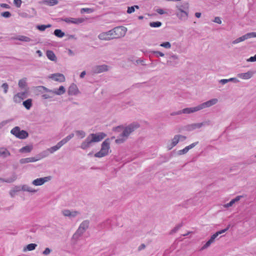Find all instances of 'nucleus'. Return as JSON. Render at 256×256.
I'll return each mask as SVG.
<instances>
[{"label":"nucleus","mask_w":256,"mask_h":256,"mask_svg":"<svg viewBox=\"0 0 256 256\" xmlns=\"http://www.w3.org/2000/svg\"><path fill=\"white\" fill-rule=\"evenodd\" d=\"M106 136V134L102 132L91 134L88 135L82 143L80 148L82 150H86L91 147L93 142H99L103 140Z\"/></svg>","instance_id":"f257e3e1"},{"label":"nucleus","mask_w":256,"mask_h":256,"mask_svg":"<svg viewBox=\"0 0 256 256\" xmlns=\"http://www.w3.org/2000/svg\"><path fill=\"white\" fill-rule=\"evenodd\" d=\"M218 102V100L216 98L211 99L199 105L191 108H184L182 110V114H189L193 113L205 108L210 107L216 104Z\"/></svg>","instance_id":"f03ea898"},{"label":"nucleus","mask_w":256,"mask_h":256,"mask_svg":"<svg viewBox=\"0 0 256 256\" xmlns=\"http://www.w3.org/2000/svg\"><path fill=\"white\" fill-rule=\"evenodd\" d=\"M139 127L140 124H138L132 123L130 124L124 129L120 135V138L116 140V142L117 144L123 142L132 132Z\"/></svg>","instance_id":"7ed1b4c3"},{"label":"nucleus","mask_w":256,"mask_h":256,"mask_svg":"<svg viewBox=\"0 0 256 256\" xmlns=\"http://www.w3.org/2000/svg\"><path fill=\"white\" fill-rule=\"evenodd\" d=\"M110 150V139L106 138L102 144L100 150L94 154L96 158H102L107 156Z\"/></svg>","instance_id":"20e7f679"},{"label":"nucleus","mask_w":256,"mask_h":256,"mask_svg":"<svg viewBox=\"0 0 256 256\" xmlns=\"http://www.w3.org/2000/svg\"><path fill=\"white\" fill-rule=\"evenodd\" d=\"M230 228V225H228L226 228L218 231L212 234L210 240L201 248L200 250H202L208 248L211 245V244L214 242L215 239L219 234L226 232Z\"/></svg>","instance_id":"39448f33"},{"label":"nucleus","mask_w":256,"mask_h":256,"mask_svg":"<svg viewBox=\"0 0 256 256\" xmlns=\"http://www.w3.org/2000/svg\"><path fill=\"white\" fill-rule=\"evenodd\" d=\"M112 36L114 38H118L124 36L126 34L127 28L124 26H117L111 30Z\"/></svg>","instance_id":"423d86ee"},{"label":"nucleus","mask_w":256,"mask_h":256,"mask_svg":"<svg viewBox=\"0 0 256 256\" xmlns=\"http://www.w3.org/2000/svg\"><path fill=\"white\" fill-rule=\"evenodd\" d=\"M84 18H61L60 20L65 22L68 24H78L82 23L84 21Z\"/></svg>","instance_id":"0eeeda50"},{"label":"nucleus","mask_w":256,"mask_h":256,"mask_svg":"<svg viewBox=\"0 0 256 256\" xmlns=\"http://www.w3.org/2000/svg\"><path fill=\"white\" fill-rule=\"evenodd\" d=\"M52 178L50 176L38 178L34 180L32 182V184L36 186H42L45 182H48Z\"/></svg>","instance_id":"6e6552de"},{"label":"nucleus","mask_w":256,"mask_h":256,"mask_svg":"<svg viewBox=\"0 0 256 256\" xmlns=\"http://www.w3.org/2000/svg\"><path fill=\"white\" fill-rule=\"evenodd\" d=\"M98 38L102 40H110L114 39L111 30L106 32L100 33L98 36Z\"/></svg>","instance_id":"1a4fd4ad"},{"label":"nucleus","mask_w":256,"mask_h":256,"mask_svg":"<svg viewBox=\"0 0 256 256\" xmlns=\"http://www.w3.org/2000/svg\"><path fill=\"white\" fill-rule=\"evenodd\" d=\"M206 122L195 123L188 124L186 126V128L188 131H192L197 128H200L202 126H204Z\"/></svg>","instance_id":"9d476101"},{"label":"nucleus","mask_w":256,"mask_h":256,"mask_svg":"<svg viewBox=\"0 0 256 256\" xmlns=\"http://www.w3.org/2000/svg\"><path fill=\"white\" fill-rule=\"evenodd\" d=\"M108 70V66L106 65H98L92 68V72L96 74L102 73Z\"/></svg>","instance_id":"9b49d317"},{"label":"nucleus","mask_w":256,"mask_h":256,"mask_svg":"<svg viewBox=\"0 0 256 256\" xmlns=\"http://www.w3.org/2000/svg\"><path fill=\"white\" fill-rule=\"evenodd\" d=\"M26 92H18L14 96L13 99L14 102L16 103H20L22 100H23L26 97Z\"/></svg>","instance_id":"f8f14e48"},{"label":"nucleus","mask_w":256,"mask_h":256,"mask_svg":"<svg viewBox=\"0 0 256 256\" xmlns=\"http://www.w3.org/2000/svg\"><path fill=\"white\" fill-rule=\"evenodd\" d=\"M62 213L64 216H68L69 218H75L80 214L78 211H70L67 209L62 210Z\"/></svg>","instance_id":"ddd939ff"},{"label":"nucleus","mask_w":256,"mask_h":256,"mask_svg":"<svg viewBox=\"0 0 256 256\" xmlns=\"http://www.w3.org/2000/svg\"><path fill=\"white\" fill-rule=\"evenodd\" d=\"M90 225V222L88 220H84L79 226L77 229L78 232H82L83 234L85 232L86 230L88 228Z\"/></svg>","instance_id":"4468645a"},{"label":"nucleus","mask_w":256,"mask_h":256,"mask_svg":"<svg viewBox=\"0 0 256 256\" xmlns=\"http://www.w3.org/2000/svg\"><path fill=\"white\" fill-rule=\"evenodd\" d=\"M176 14L178 19L182 21H186L187 20L188 16V12L185 10L177 12Z\"/></svg>","instance_id":"2eb2a0df"},{"label":"nucleus","mask_w":256,"mask_h":256,"mask_svg":"<svg viewBox=\"0 0 256 256\" xmlns=\"http://www.w3.org/2000/svg\"><path fill=\"white\" fill-rule=\"evenodd\" d=\"M254 72L250 70L245 73H239L237 74V76L242 80H248L250 78L254 75Z\"/></svg>","instance_id":"dca6fc26"},{"label":"nucleus","mask_w":256,"mask_h":256,"mask_svg":"<svg viewBox=\"0 0 256 256\" xmlns=\"http://www.w3.org/2000/svg\"><path fill=\"white\" fill-rule=\"evenodd\" d=\"M79 92L78 86L74 84H72L68 90V94L70 96H74Z\"/></svg>","instance_id":"f3484780"},{"label":"nucleus","mask_w":256,"mask_h":256,"mask_svg":"<svg viewBox=\"0 0 256 256\" xmlns=\"http://www.w3.org/2000/svg\"><path fill=\"white\" fill-rule=\"evenodd\" d=\"M50 78L56 82H64L65 80L64 76L60 73L52 74Z\"/></svg>","instance_id":"a211bd4d"},{"label":"nucleus","mask_w":256,"mask_h":256,"mask_svg":"<svg viewBox=\"0 0 256 256\" xmlns=\"http://www.w3.org/2000/svg\"><path fill=\"white\" fill-rule=\"evenodd\" d=\"M11 39L14 40H18L24 42H30L34 41V40H32L29 37L22 35H19L15 37H12Z\"/></svg>","instance_id":"6ab92c4d"},{"label":"nucleus","mask_w":256,"mask_h":256,"mask_svg":"<svg viewBox=\"0 0 256 256\" xmlns=\"http://www.w3.org/2000/svg\"><path fill=\"white\" fill-rule=\"evenodd\" d=\"M114 218L108 219L104 222V228L108 229H111L112 227L115 226L114 224Z\"/></svg>","instance_id":"aec40b11"},{"label":"nucleus","mask_w":256,"mask_h":256,"mask_svg":"<svg viewBox=\"0 0 256 256\" xmlns=\"http://www.w3.org/2000/svg\"><path fill=\"white\" fill-rule=\"evenodd\" d=\"M250 38V32L234 40L232 43L233 44H236L240 42H242V41H244V40H248V38Z\"/></svg>","instance_id":"412c9836"},{"label":"nucleus","mask_w":256,"mask_h":256,"mask_svg":"<svg viewBox=\"0 0 256 256\" xmlns=\"http://www.w3.org/2000/svg\"><path fill=\"white\" fill-rule=\"evenodd\" d=\"M82 235L83 234L82 233V232H78V230H76L72 238V242L74 244H76Z\"/></svg>","instance_id":"4be33fe9"},{"label":"nucleus","mask_w":256,"mask_h":256,"mask_svg":"<svg viewBox=\"0 0 256 256\" xmlns=\"http://www.w3.org/2000/svg\"><path fill=\"white\" fill-rule=\"evenodd\" d=\"M180 141V138L178 137V136L176 135L174 136V138L172 139V142L171 144L168 146V150H171L173 147L176 146Z\"/></svg>","instance_id":"5701e85b"},{"label":"nucleus","mask_w":256,"mask_h":256,"mask_svg":"<svg viewBox=\"0 0 256 256\" xmlns=\"http://www.w3.org/2000/svg\"><path fill=\"white\" fill-rule=\"evenodd\" d=\"M38 160V159H36L34 157L32 158H22L20 160V162L22 164H26L28 162H35Z\"/></svg>","instance_id":"b1692460"},{"label":"nucleus","mask_w":256,"mask_h":256,"mask_svg":"<svg viewBox=\"0 0 256 256\" xmlns=\"http://www.w3.org/2000/svg\"><path fill=\"white\" fill-rule=\"evenodd\" d=\"M66 92V89L64 87L62 86H61L59 87L58 89H54V94L56 95H62Z\"/></svg>","instance_id":"393cba45"},{"label":"nucleus","mask_w":256,"mask_h":256,"mask_svg":"<svg viewBox=\"0 0 256 256\" xmlns=\"http://www.w3.org/2000/svg\"><path fill=\"white\" fill-rule=\"evenodd\" d=\"M62 146V144L59 142L56 146H53L48 149V150L50 153L52 154L56 151L58 150Z\"/></svg>","instance_id":"a878e982"},{"label":"nucleus","mask_w":256,"mask_h":256,"mask_svg":"<svg viewBox=\"0 0 256 256\" xmlns=\"http://www.w3.org/2000/svg\"><path fill=\"white\" fill-rule=\"evenodd\" d=\"M58 2V0H44L40 3L48 6H53L57 4Z\"/></svg>","instance_id":"bb28decb"},{"label":"nucleus","mask_w":256,"mask_h":256,"mask_svg":"<svg viewBox=\"0 0 256 256\" xmlns=\"http://www.w3.org/2000/svg\"><path fill=\"white\" fill-rule=\"evenodd\" d=\"M10 156V152L6 148H0V156L5 158Z\"/></svg>","instance_id":"cd10ccee"},{"label":"nucleus","mask_w":256,"mask_h":256,"mask_svg":"<svg viewBox=\"0 0 256 256\" xmlns=\"http://www.w3.org/2000/svg\"><path fill=\"white\" fill-rule=\"evenodd\" d=\"M46 56L50 60L52 61L55 62L56 60V55L52 50H49L46 52Z\"/></svg>","instance_id":"c85d7f7f"},{"label":"nucleus","mask_w":256,"mask_h":256,"mask_svg":"<svg viewBox=\"0 0 256 256\" xmlns=\"http://www.w3.org/2000/svg\"><path fill=\"white\" fill-rule=\"evenodd\" d=\"M16 179V176L15 174H13L11 177L7 178H0V181L2 182H6L8 183H11L14 182Z\"/></svg>","instance_id":"c756f323"},{"label":"nucleus","mask_w":256,"mask_h":256,"mask_svg":"<svg viewBox=\"0 0 256 256\" xmlns=\"http://www.w3.org/2000/svg\"><path fill=\"white\" fill-rule=\"evenodd\" d=\"M18 86L21 89L25 88L26 87L27 84H26V78H24L21 80H20L18 83Z\"/></svg>","instance_id":"7c9ffc66"},{"label":"nucleus","mask_w":256,"mask_h":256,"mask_svg":"<svg viewBox=\"0 0 256 256\" xmlns=\"http://www.w3.org/2000/svg\"><path fill=\"white\" fill-rule=\"evenodd\" d=\"M74 136V134L72 133L66 136V138H63L62 140L60 141V143L62 144V145H64L66 142H68L70 140H71L73 137Z\"/></svg>","instance_id":"2f4dec72"},{"label":"nucleus","mask_w":256,"mask_h":256,"mask_svg":"<svg viewBox=\"0 0 256 256\" xmlns=\"http://www.w3.org/2000/svg\"><path fill=\"white\" fill-rule=\"evenodd\" d=\"M22 104L26 108L30 110L32 106V100L30 98L26 100L23 102Z\"/></svg>","instance_id":"473e14b6"},{"label":"nucleus","mask_w":256,"mask_h":256,"mask_svg":"<svg viewBox=\"0 0 256 256\" xmlns=\"http://www.w3.org/2000/svg\"><path fill=\"white\" fill-rule=\"evenodd\" d=\"M28 136V134L27 132L24 130H20V134H18V138L20 139L26 138Z\"/></svg>","instance_id":"72a5a7b5"},{"label":"nucleus","mask_w":256,"mask_h":256,"mask_svg":"<svg viewBox=\"0 0 256 256\" xmlns=\"http://www.w3.org/2000/svg\"><path fill=\"white\" fill-rule=\"evenodd\" d=\"M22 190L25 192H36V190L33 189L32 188L29 186L28 185H24L22 187Z\"/></svg>","instance_id":"f704fd0d"},{"label":"nucleus","mask_w":256,"mask_h":256,"mask_svg":"<svg viewBox=\"0 0 256 256\" xmlns=\"http://www.w3.org/2000/svg\"><path fill=\"white\" fill-rule=\"evenodd\" d=\"M54 34L57 37L62 38L64 36V32H62L61 30L60 29H56V30L54 32Z\"/></svg>","instance_id":"c9c22d12"},{"label":"nucleus","mask_w":256,"mask_h":256,"mask_svg":"<svg viewBox=\"0 0 256 256\" xmlns=\"http://www.w3.org/2000/svg\"><path fill=\"white\" fill-rule=\"evenodd\" d=\"M37 246V244H30L26 246V248H24V251L26 250L28 251H31L35 250L36 247Z\"/></svg>","instance_id":"e433bc0d"},{"label":"nucleus","mask_w":256,"mask_h":256,"mask_svg":"<svg viewBox=\"0 0 256 256\" xmlns=\"http://www.w3.org/2000/svg\"><path fill=\"white\" fill-rule=\"evenodd\" d=\"M20 127L16 126L11 130L10 132L12 134L15 136L17 138L18 134H20Z\"/></svg>","instance_id":"4c0bfd02"},{"label":"nucleus","mask_w":256,"mask_h":256,"mask_svg":"<svg viewBox=\"0 0 256 256\" xmlns=\"http://www.w3.org/2000/svg\"><path fill=\"white\" fill-rule=\"evenodd\" d=\"M52 26V25L50 24H47V25H38L36 26V28L38 30L40 31H44L46 28H49Z\"/></svg>","instance_id":"58836bf2"},{"label":"nucleus","mask_w":256,"mask_h":256,"mask_svg":"<svg viewBox=\"0 0 256 256\" xmlns=\"http://www.w3.org/2000/svg\"><path fill=\"white\" fill-rule=\"evenodd\" d=\"M32 150V148L30 146H26L22 147L20 150V152H30Z\"/></svg>","instance_id":"ea45409f"},{"label":"nucleus","mask_w":256,"mask_h":256,"mask_svg":"<svg viewBox=\"0 0 256 256\" xmlns=\"http://www.w3.org/2000/svg\"><path fill=\"white\" fill-rule=\"evenodd\" d=\"M162 25V23L159 21L150 22V26L152 28H159Z\"/></svg>","instance_id":"a19ab883"},{"label":"nucleus","mask_w":256,"mask_h":256,"mask_svg":"<svg viewBox=\"0 0 256 256\" xmlns=\"http://www.w3.org/2000/svg\"><path fill=\"white\" fill-rule=\"evenodd\" d=\"M76 136L80 138H82L86 136V132L84 130L76 131Z\"/></svg>","instance_id":"79ce46f5"},{"label":"nucleus","mask_w":256,"mask_h":256,"mask_svg":"<svg viewBox=\"0 0 256 256\" xmlns=\"http://www.w3.org/2000/svg\"><path fill=\"white\" fill-rule=\"evenodd\" d=\"M54 94H52L50 93H48L43 94L42 95V97L44 99H50L54 97Z\"/></svg>","instance_id":"37998d69"},{"label":"nucleus","mask_w":256,"mask_h":256,"mask_svg":"<svg viewBox=\"0 0 256 256\" xmlns=\"http://www.w3.org/2000/svg\"><path fill=\"white\" fill-rule=\"evenodd\" d=\"M189 150H190L189 148H188V146H186L184 149L178 150V154L179 155H182V154H185L187 153Z\"/></svg>","instance_id":"c03bdc74"},{"label":"nucleus","mask_w":256,"mask_h":256,"mask_svg":"<svg viewBox=\"0 0 256 256\" xmlns=\"http://www.w3.org/2000/svg\"><path fill=\"white\" fill-rule=\"evenodd\" d=\"M182 226V224H180L176 226L171 230L170 234L176 232Z\"/></svg>","instance_id":"a18cd8bd"},{"label":"nucleus","mask_w":256,"mask_h":256,"mask_svg":"<svg viewBox=\"0 0 256 256\" xmlns=\"http://www.w3.org/2000/svg\"><path fill=\"white\" fill-rule=\"evenodd\" d=\"M160 46H162L166 48H171V44L168 42H163L160 44Z\"/></svg>","instance_id":"49530a36"},{"label":"nucleus","mask_w":256,"mask_h":256,"mask_svg":"<svg viewBox=\"0 0 256 256\" xmlns=\"http://www.w3.org/2000/svg\"><path fill=\"white\" fill-rule=\"evenodd\" d=\"M2 88L4 89V94H6L8 89V86L7 83H4L2 86Z\"/></svg>","instance_id":"de8ad7c7"},{"label":"nucleus","mask_w":256,"mask_h":256,"mask_svg":"<svg viewBox=\"0 0 256 256\" xmlns=\"http://www.w3.org/2000/svg\"><path fill=\"white\" fill-rule=\"evenodd\" d=\"M153 54L155 55V56L157 58L159 56H164V54L160 52L159 51H154Z\"/></svg>","instance_id":"09e8293b"},{"label":"nucleus","mask_w":256,"mask_h":256,"mask_svg":"<svg viewBox=\"0 0 256 256\" xmlns=\"http://www.w3.org/2000/svg\"><path fill=\"white\" fill-rule=\"evenodd\" d=\"M40 88H42L46 92H47L48 93L54 94V90H50L44 86H40Z\"/></svg>","instance_id":"8fccbe9b"},{"label":"nucleus","mask_w":256,"mask_h":256,"mask_svg":"<svg viewBox=\"0 0 256 256\" xmlns=\"http://www.w3.org/2000/svg\"><path fill=\"white\" fill-rule=\"evenodd\" d=\"M40 88H42L46 92H47L48 93L54 94V90H50L44 86H40Z\"/></svg>","instance_id":"3c124183"},{"label":"nucleus","mask_w":256,"mask_h":256,"mask_svg":"<svg viewBox=\"0 0 256 256\" xmlns=\"http://www.w3.org/2000/svg\"><path fill=\"white\" fill-rule=\"evenodd\" d=\"M14 3L17 8H20L22 2L21 0H14Z\"/></svg>","instance_id":"603ef678"},{"label":"nucleus","mask_w":256,"mask_h":256,"mask_svg":"<svg viewBox=\"0 0 256 256\" xmlns=\"http://www.w3.org/2000/svg\"><path fill=\"white\" fill-rule=\"evenodd\" d=\"M1 15L6 18H10L11 16V14L9 12H4L1 14Z\"/></svg>","instance_id":"864d4df0"},{"label":"nucleus","mask_w":256,"mask_h":256,"mask_svg":"<svg viewBox=\"0 0 256 256\" xmlns=\"http://www.w3.org/2000/svg\"><path fill=\"white\" fill-rule=\"evenodd\" d=\"M52 252V250H50L48 248H46L45 250L42 252V254L45 256H47L49 254Z\"/></svg>","instance_id":"5fc2aeb1"},{"label":"nucleus","mask_w":256,"mask_h":256,"mask_svg":"<svg viewBox=\"0 0 256 256\" xmlns=\"http://www.w3.org/2000/svg\"><path fill=\"white\" fill-rule=\"evenodd\" d=\"M135 10V9H134V6H130V7H128V10H127V12L128 14H131L133 12H134Z\"/></svg>","instance_id":"6e6d98bb"},{"label":"nucleus","mask_w":256,"mask_h":256,"mask_svg":"<svg viewBox=\"0 0 256 256\" xmlns=\"http://www.w3.org/2000/svg\"><path fill=\"white\" fill-rule=\"evenodd\" d=\"M214 22H216V23H217V24H222V20H221V19L220 17L218 16H216L214 18Z\"/></svg>","instance_id":"4d7b16f0"},{"label":"nucleus","mask_w":256,"mask_h":256,"mask_svg":"<svg viewBox=\"0 0 256 256\" xmlns=\"http://www.w3.org/2000/svg\"><path fill=\"white\" fill-rule=\"evenodd\" d=\"M234 204V202L231 200L228 203L225 204L224 206L226 208L232 206Z\"/></svg>","instance_id":"13d9d810"},{"label":"nucleus","mask_w":256,"mask_h":256,"mask_svg":"<svg viewBox=\"0 0 256 256\" xmlns=\"http://www.w3.org/2000/svg\"><path fill=\"white\" fill-rule=\"evenodd\" d=\"M228 82H234L235 83L238 82L240 81L238 80L236 78H232L229 79H228Z\"/></svg>","instance_id":"bf43d9fd"},{"label":"nucleus","mask_w":256,"mask_h":256,"mask_svg":"<svg viewBox=\"0 0 256 256\" xmlns=\"http://www.w3.org/2000/svg\"><path fill=\"white\" fill-rule=\"evenodd\" d=\"M84 12L87 13H90L92 12V9L88 8H83L81 10V12Z\"/></svg>","instance_id":"052dcab7"},{"label":"nucleus","mask_w":256,"mask_h":256,"mask_svg":"<svg viewBox=\"0 0 256 256\" xmlns=\"http://www.w3.org/2000/svg\"><path fill=\"white\" fill-rule=\"evenodd\" d=\"M182 114V110H178L177 112H172L170 114V115L172 116H176V115H180V114Z\"/></svg>","instance_id":"680f3d73"},{"label":"nucleus","mask_w":256,"mask_h":256,"mask_svg":"<svg viewBox=\"0 0 256 256\" xmlns=\"http://www.w3.org/2000/svg\"><path fill=\"white\" fill-rule=\"evenodd\" d=\"M248 61L250 62H256V54L254 56L250 57Z\"/></svg>","instance_id":"e2e57ef3"},{"label":"nucleus","mask_w":256,"mask_h":256,"mask_svg":"<svg viewBox=\"0 0 256 256\" xmlns=\"http://www.w3.org/2000/svg\"><path fill=\"white\" fill-rule=\"evenodd\" d=\"M156 12L160 14H165L164 10L162 8H158L156 10Z\"/></svg>","instance_id":"0e129e2a"},{"label":"nucleus","mask_w":256,"mask_h":256,"mask_svg":"<svg viewBox=\"0 0 256 256\" xmlns=\"http://www.w3.org/2000/svg\"><path fill=\"white\" fill-rule=\"evenodd\" d=\"M170 59L173 60H178V56L177 55L173 54L170 56Z\"/></svg>","instance_id":"69168bd1"},{"label":"nucleus","mask_w":256,"mask_h":256,"mask_svg":"<svg viewBox=\"0 0 256 256\" xmlns=\"http://www.w3.org/2000/svg\"><path fill=\"white\" fill-rule=\"evenodd\" d=\"M242 196H236L232 200L233 202H234V204L236 202H238V200H240V198H242Z\"/></svg>","instance_id":"338daca9"},{"label":"nucleus","mask_w":256,"mask_h":256,"mask_svg":"<svg viewBox=\"0 0 256 256\" xmlns=\"http://www.w3.org/2000/svg\"><path fill=\"white\" fill-rule=\"evenodd\" d=\"M220 83L224 84L228 82V79H222L219 81Z\"/></svg>","instance_id":"774afa93"}]
</instances>
